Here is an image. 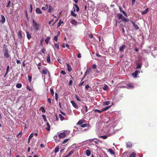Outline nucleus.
<instances>
[{
	"label": "nucleus",
	"instance_id": "obj_1",
	"mask_svg": "<svg viewBox=\"0 0 157 157\" xmlns=\"http://www.w3.org/2000/svg\"><path fill=\"white\" fill-rule=\"evenodd\" d=\"M32 26L34 29L36 31H37L40 29V25L39 24L35 21L33 19V20Z\"/></svg>",
	"mask_w": 157,
	"mask_h": 157
},
{
	"label": "nucleus",
	"instance_id": "obj_2",
	"mask_svg": "<svg viewBox=\"0 0 157 157\" xmlns=\"http://www.w3.org/2000/svg\"><path fill=\"white\" fill-rule=\"evenodd\" d=\"M117 16L118 17V18L119 19H122V20L123 21L125 22H128L129 21L128 18L124 17L121 14L119 13H118L117 14Z\"/></svg>",
	"mask_w": 157,
	"mask_h": 157
},
{
	"label": "nucleus",
	"instance_id": "obj_3",
	"mask_svg": "<svg viewBox=\"0 0 157 157\" xmlns=\"http://www.w3.org/2000/svg\"><path fill=\"white\" fill-rule=\"evenodd\" d=\"M126 46L124 44H122L120 47L119 48V51L121 52H124V49L126 48Z\"/></svg>",
	"mask_w": 157,
	"mask_h": 157
},
{
	"label": "nucleus",
	"instance_id": "obj_4",
	"mask_svg": "<svg viewBox=\"0 0 157 157\" xmlns=\"http://www.w3.org/2000/svg\"><path fill=\"white\" fill-rule=\"evenodd\" d=\"M71 103L72 104L73 106L76 109H78V105H77L76 103L74 101H71Z\"/></svg>",
	"mask_w": 157,
	"mask_h": 157
},
{
	"label": "nucleus",
	"instance_id": "obj_5",
	"mask_svg": "<svg viewBox=\"0 0 157 157\" xmlns=\"http://www.w3.org/2000/svg\"><path fill=\"white\" fill-rule=\"evenodd\" d=\"M2 19L0 20V22L3 24L6 21V19L4 16L2 15H1Z\"/></svg>",
	"mask_w": 157,
	"mask_h": 157
},
{
	"label": "nucleus",
	"instance_id": "obj_6",
	"mask_svg": "<svg viewBox=\"0 0 157 157\" xmlns=\"http://www.w3.org/2000/svg\"><path fill=\"white\" fill-rule=\"evenodd\" d=\"M91 71V69L90 68L86 70V71L85 73L84 76L83 77H85L87 75L89 74L90 72Z\"/></svg>",
	"mask_w": 157,
	"mask_h": 157
},
{
	"label": "nucleus",
	"instance_id": "obj_7",
	"mask_svg": "<svg viewBox=\"0 0 157 157\" xmlns=\"http://www.w3.org/2000/svg\"><path fill=\"white\" fill-rule=\"evenodd\" d=\"M66 134L65 132L60 133L59 135V136L60 138H63L65 137Z\"/></svg>",
	"mask_w": 157,
	"mask_h": 157
},
{
	"label": "nucleus",
	"instance_id": "obj_8",
	"mask_svg": "<svg viewBox=\"0 0 157 157\" xmlns=\"http://www.w3.org/2000/svg\"><path fill=\"white\" fill-rule=\"evenodd\" d=\"M138 73H140V71L136 70L134 73L132 74V75L134 76L135 78H136Z\"/></svg>",
	"mask_w": 157,
	"mask_h": 157
},
{
	"label": "nucleus",
	"instance_id": "obj_9",
	"mask_svg": "<svg viewBox=\"0 0 157 157\" xmlns=\"http://www.w3.org/2000/svg\"><path fill=\"white\" fill-rule=\"evenodd\" d=\"M36 12L37 14H41L42 12L39 8H37L36 9Z\"/></svg>",
	"mask_w": 157,
	"mask_h": 157
},
{
	"label": "nucleus",
	"instance_id": "obj_10",
	"mask_svg": "<svg viewBox=\"0 0 157 157\" xmlns=\"http://www.w3.org/2000/svg\"><path fill=\"white\" fill-rule=\"evenodd\" d=\"M54 46L52 45V47L54 49H55V48H56L58 49H59V44H54Z\"/></svg>",
	"mask_w": 157,
	"mask_h": 157
},
{
	"label": "nucleus",
	"instance_id": "obj_11",
	"mask_svg": "<svg viewBox=\"0 0 157 157\" xmlns=\"http://www.w3.org/2000/svg\"><path fill=\"white\" fill-rule=\"evenodd\" d=\"M119 9L120 10V11L121 12H122L123 14L126 17H127V14L126 13L124 12V11L122 10V8L121 7H119Z\"/></svg>",
	"mask_w": 157,
	"mask_h": 157
},
{
	"label": "nucleus",
	"instance_id": "obj_12",
	"mask_svg": "<svg viewBox=\"0 0 157 157\" xmlns=\"http://www.w3.org/2000/svg\"><path fill=\"white\" fill-rule=\"evenodd\" d=\"M26 35H27V38H28V39L29 40H30L31 38V34L29 33V32L28 31L26 32Z\"/></svg>",
	"mask_w": 157,
	"mask_h": 157
},
{
	"label": "nucleus",
	"instance_id": "obj_13",
	"mask_svg": "<svg viewBox=\"0 0 157 157\" xmlns=\"http://www.w3.org/2000/svg\"><path fill=\"white\" fill-rule=\"evenodd\" d=\"M132 24L133 25L134 29L136 30H137L139 29V28L137 25H136L135 23L132 21H131Z\"/></svg>",
	"mask_w": 157,
	"mask_h": 157
},
{
	"label": "nucleus",
	"instance_id": "obj_14",
	"mask_svg": "<svg viewBox=\"0 0 157 157\" xmlns=\"http://www.w3.org/2000/svg\"><path fill=\"white\" fill-rule=\"evenodd\" d=\"M71 24L74 25H76L77 24V22L75 19L72 20L71 21Z\"/></svg>",
	"mask_w": 157,
	"mask_h": 157
},
{
	"label": "nucleus",
	"instance_id": "obj_15",
	"mask_svg": "<svg viewBox=\"0 0 157 157\" xmlns=\"http://www.w3.org/2000/svg\"><path fill=\"white\" fill-rule=\"evenodd\" d=\"M67 70L68 71L70 72L72 70V68L71 67L70 65H69V64L67 63Z\"/></svg>",
	"mask_w": 157,
	"mask_h": 157
},
{
	"label": "nucleus",
	"instance_id": "obj_16",
	"mask_svg": "<svg viewBox=\"0 0 157 157\" xmlns=\"http://www.w3.org/2000/svg\"><path fill=\"white\" fill-rule=\"evenodd\" d=\"M46 126L47 127L46 128V129L47 130L49 131L50 130V126L49 123L48 122H47L46 123Z\"/></svg>",
	"mask_w": 157,
	"mask_h": 157
},
{
	"label": "nucleus",
	"instance_id": "obj_17",
	"mask_svg": "<svg viewBox=\"0 0 157 157\" xmlns=\"http://www.w3.org/2000/svg\"><path fill=\"white\" fill-rule=\"evenodd\" d=\"M148 11V8H147L145 10L143 11L141 13L142 14H145L147 13Z\"/></svg>",
	"mask_w": 157,
	"mask_h": 157
},
{
	"label": "nucleus",
	"instance_id": "obj_18",
	"mask_svg": "<svg viewBox=\"0 0 157 157\" xmlns=\"http://www.w3.org/2000/svg\"><path fill=\"white\" fill-rule=\"evenodd\" d=\"M47 61L48 63H50L51 62L50 56L49 54L47 56Z\"/></svg>",
	"mask_w": 157,
	"mask_h": 157
},
{
	"label": "nucleus",
	"instance_id": "obj_19",
	"mask_svg": "<svg viewBox=\"0 0 157 157\" xmlns=\"http://www.w3.org/2000/svg\"><path fill=\"white\" fill-rule=\"evenodd\" d=\"M86 154L87 156H89L90 155L91 151L89 150H87L86 151Z\"/></svg>",
	"mask_w": 157,
	"mask_h": 157
},
{
	"label": "nucleus",
	"instance_id": "obj_20",
	"mask_svg": "<svg viewBox=\"0 0 157 157\" xmlns=\"http://www.w3.org/2000/svg\"><path fill=\"white\" fill-rule=\"evenodd\" d=\"M84 120H79L78 122L77 123V125H80L82 124V123H84Z\"/></svg>",
	"mask_w": 157,
	"mask_h": 157
},
{
	"label": "nucleus",
	"instance_id": "obj_21",
	"mask_svg": "<svg viewBox=\"0 0 157 157\" xmlns=\"http://www.w3.org/2000/svg\"><path fill=\"white\" fill-rule=\"evenodd\" d=\"M132 146V143L130 142H128L127 144V147L131 148Z\"/></svg>",
	"mask_w": 157,
	"mask_h": 157
},
{
	"label": "nucleus",
	"instance_id": "obj_22",
	"mask_svg": "<svg viewBox=\"0 0 157 157\" xmlns=\"http://www.w3.org/2000/svg\"><path fill=\"white\" fill-rule=\"evenodd\" d=\"M50 37H47L45 40V42L47 44H48L50 40Z\"/></svg>",
	"mask_w": 157,
	"mask_h": 157
},
{
	"label": "nucleus",
	"instance_id": "obj_23",
	"mask_svg": "<svg viewBox=\"0 0 157 157\" xmlns=\"http://www.w3.org/2000/svg\"><path fill=\"white\" fill-rule=\"evenodd\" d=\"M111 106V105L108 106H106V107L102 109V111H105L108 109Z\"/></svg>",
	"mask_w": 157,
	"mask_h": 157
},
{
	"label": "nucleus",
	"instance_id": "obj_24",
	"mask_svg": "<svg viewBox=\"0 0 157 157\" xmlns=\"http://www.w3.org/2000/svg\"><path fill=\"white\" fill-rule=\"evenodd\" d=\"M4 56L6 58H7L9 57V55L8 52H4Z\"/></svg>",
	"mask_w": 157,
	"mask_h": 157
},
{
	"label": "nucleus",
	"instance_id": "obj_25",
	"mask_svg": "<svg viewBox=\"0 0 157 157\" xmlns=\"http://www.w3.org/2000/svg\"><path fill=\"white\" fill-rule=\"evenodd\" d=\"M63 23V21H62L61 20H60L57 24V28L59 27L61 25V24Z\"/></svg>",
	"mask_w": 157,
	"mask_h": 157
},
{
	"label": "nucleus",
	"instance_id": "obj_26",
	"mask_svg": "<svg viewBox=\"0 0 157 157\" xmlns=\"http://www.w3.org/2000/svg\"><path fill=\"white\" fill-rule=\"evenodd\" d=\"M4 51L5 52H8V50L6 46L4 44Z\"/></svg>",
	"mask_w": 157,
	"mask_h": 157
},
{
	"label": "nucleus",
	"instance_id": "obj_27",
	"mask_svg": "<svg viewBox=\"0 0 157 157\" xmlns=\"http://www.w3.org/2000/svg\"><path fill=\"white\" fill-rule=\"evenodd\" d=\"M48 71V70L46 69H44L42 70V73L43 74L46 75L47 74Z\"/></svg>",
	"mask_w": 157,
	"mask_h": 157
},
{
	"label": "nucleus",
	"instance_id": "obj_28",
	"mask_svg": "<svg viewBox=\"0 0 157 157\" xmlns=\"http://www.w3.org/2000/svg\"><path fill=\"white\" fill-rule=\"evenodd\" d=\"M53 11V9L52 7L50 6H49L48 11L49 13H51Z\"/></svg>",
	"mask_w": 157,
	"mask_h": 157
},
{
	"label": "nucleus",
	"instance_id": "obj_29",
	"mask_svg": "<svg viewBox=\"0 0 157 157\" xmlns=\"http://www.w3.org/2000/svg\"><path fill=\"white\" fill-rule=\"evenodd\" d=\"M84 78L83 77V78L81 80V82L79 84V86H82L83 85V83H84V81H83V80Z\"/></svg>",
	"mask_w": 157,
	"mask_h": 157
},
{
	"label": "nucleus",
	"instance_id": "obj_30",
	"mask_svg": "<svg viewBox=\"0 0 157 157\" xmlns=\"http://www.w3.org/2000/svg\"><path fill=\"white\" fill-rule=\"evenodd\" d=\"M59 147L58 146H56L54 152L55 153H57L59 151Z\"/></svg>",
	"mask_w": 157,
	"mask_h": 157
},
{
	"label": "nucleus",
	"instance_id": "obj_31",
	"mask_svg": "<svg viewBox=\"0 0 157 157\" xmlns=\"http://www.w3.org/2000/svg\"><path fill=\"white\" fill-rule=\"evenodd\" d=\"M109 152L111 154H113V155L115 154L114 152L111 149H109Z\"/></svg>",
	"mask_w": 157,
	"mask_h": 157
},
{
	"label": "nucleus",
	"instance_id": "obj_32",
	"mask_svg": "<svg viewBox=\"0 0 157 157\" xmlns=\"http://www.w3.org/2000/svg\"><path fill=\"white\" fill-rule=\"evenodd\" d=\"M141 66H142V65L141 64H140L139 63H138L137 64V67H136V69L140 68L141 67Z\"/></svg>",
	"mask_w": 157,
	"mask_h": 157
},
{
	"label": "nucleus",
	"instance_id": "obj_33",
	"mask_svg": "<svg viewBox=\"0 0 157 157\" xmlns=\"http://www.w3.org/2000/svg\"><path fill=\"white\" fill-rule=\"evenodd\" d=\"M88 125H89L88 124L85 123V124H82L81 125V127H82L84 128V127H86L88 126Z\"/></svg>",
	"mask_w": 157,
	"mask_h": 157
},
{
	"label": "nucleus",
	"instance_id": "obj_34",
	"mask_svg": "<svg viewBox=\"0 0 157 157\" xmlns=\"http://www.w3.org/2000/svg\"><path fill=\"white\" fill-rule=\"evenodd\" d=\"M110 101H105L104 102L103 105H108L110 104Z\"/></svg>",
	"mask_w": 157,
	"mask_h": 157
},
{
	"label": "nucleus",
	"instance_id": "obj_35",
	"mask_svg": "<svg viewBox=\"0 0 157 157\" xmlns=\"http://www.w3.org/2000/svg\"><path fill=\"white\" fill-rule=\"evenodd\" d=\"M136 154L135 153H132L131 154L129 157H136Z\"/></svg>",
	"mask_w": 157,
	"mask_h": 157
},
{
	"label": "nucleus",
	"instance_id": "obj_36",
	"mask_svg": "<svg viewBox=\"0 0 157 157\" xmlns=\"http://www.w3.org/2000/svg\"><path fill=\"white\" fill-rule=\"evenodd\" d=\"M71 15L73 17H75L76 16V14H75L73 11H71Z\"/></svg>",
	"mask_w": 157,
	"mask_h": 157
},
{
	"label": "nucleus",
	"instance_id": "obj_37",
	"mask_svg": "<svg viewBox=\"0 0 157 157\" xmlns=\"http://www.w3.org/2000/svg\"><path fill=\"white\" fill-rule=\"evenodd\" d=\"M50 92L52 94V96H53L54 95V90H53V89L52 88H51L50 89Z\"/></svg>",
	"mask_w": 157,
	"mask_h": 157
},
{
	"label": "nucleus",
	"instance_id": "obj_38",
	"mask_svg": "<svg viewBox=\"0 0 157 157\" xmlns=\"http://www.w3.org/2000/svg\"><path fill=\"white\" fill-rule=\"evenodd\" d=\"M48 5H47L45 7H42L41 9L43 10H46L47 9H48Z\"/></svg>",
	"mask_w": 157,
	"mask_h": 157
},
{
	"label": "nucleus",
	"instance_id": "obj_39",
	"mask_svg": "<svg viewBox=\"0 0 157 157\" xmlns=\"http://www.w3.org/2000/svg\"><path fill=\"white\" fill-rule=\"evenodd\" d=\"M22 86V85L21 84H17L16 85V87L17 88H21Z\"/></svg>",
	"mask_w": 157,
	"mask_h": 157
},
{
	"label": "nucleus",
	"instance_id": "obj_40",
	"mask_svg": "<svg viewBox=\"0 0 157 157\" xmlns=\"http://www.w3.org/2000/svg\"><path fill=\"white\" fill-rule=\"evenodd\" d=\"M59 115L60 118L61 120L62 121L64 119V118L62 115L59 114Z\"/></svg>",
	"mask_w": 157,
	"mask_h": 157
},
{
	"label": "nucleus",
	"instance_id": "obj_41",
	"mask_svg": "<svg viewBox=\"0 0 157 157\" xmlns=\"http://www.w3.org/2000/svg\"><path fill=\"white\" fill-rule=\"evenodd\" d=\"M33 133H31L30 135H29V140H30L33 137Z\"/></svg>",
	"mask_w": 157,
	"mask_h": 157
},
{
	"label": "nucleus",
	"instance_id": "obj_42",
	"mask_svg": "<svg viewBox=\"0 0 157 157\" xmlns=\"http://www.w3.org/2000/svg\"><path fill=\"white\" fill-rule=\"evenodd\" d=\"M42 117L44 120V121H47V119L46 118L45 116L43 114V115H42Z\"/></svg>",
	"mask_w": 157,
	"mask_h": 157
},
{
	"label": "nucleus",
	"instance_id": "obj_43",
	"mask_svg": "<svg viewBox=\"0 0 157 157\" xmlns=\"http://www.w3.org/2000/svg\"><path fill=\"white\" fill-rule=\"evenodd\" d=\"M85 107L86 108V111H83L82 113L83 114H85L87 112V107L86 106H85Z\"/></svg>",
	"mask_w": 157,
	"mask_h": 157
},
{
	"label": "nucleus",
	"instance_id": "obj_44",
	"mask_svg": "<svg viewBox=\"0 0 157 157\" xmlns=\"http://www.w3.org/2000/svg\"><path fill=\"white\" fill-rule=\"evenodd\" d=\"M69 139H67L65 140L62 142V144H66L68 140Z\"/></svg>",
	"mask_w": 157,
	"mask_h": 157
},
{
	"label": "nucleus",
	"instance_id": "obj_45",
	"mask_svg": "<svg viewBox=\"0 0 157 157\" xmlns=\"http://www.w3.org/2000/svg\"><path fill=\"white\" fill-rule=\"evenodd\" d=\"M9 69H10V66H9L8 65L7 66V68H6V73H8L9 71Z\"/></svg>",
	"mask_w": 157,
	"mask_h": 157
},
{
	"label": "nucleus",
	"instance_id": "obj_46",
	"mask_svg": "<svg viewBox=\"0 0 157 157\" xmlns=\"http://www.w3.org/2000/svg\"><path fill=\"white\" fill-rule=\"evenodd\" d=\"M75 97L76 99L78 101H81V100L79 98L78 96L77 95H75Z\"/></svg>",
	"mask_w": 157,
	"mask_h": 157
},
{
	"label": "nucleus",
	"instance_id": "obj_47",
	"mask_svg": "<svg viewBox=\"0 0 157 157\" xmlns=\"http://www.w3.org/2000/svg\"><path fill=\"white\" fill-rule=\"evenodd\" d=\"M100 137L103 139H105L107 138V136L106 135L101 136Z\"/></svg>",
	"mask_w": 157,
	"mask_h": 157
},
{
	"label": "nucleus",
	"instance_id": "obj_48",
	"mask_svg": "<svg viewBox=\"0 0 157 157\" xmlns=\"http://www.w3.org/2000/svg\"><path fill=\"white\" fill-rule=\"evenodd\" d=\"M58 94L56 93H55V99L56 101H57L58 99Z\"/></svg>",
	"mask_w": 157,
	"mask_h": 157
},
{
	"label": "nucleus",
	"instance_id": "obj_49",
	"mask_svg": "<svg viewBox=\"0 0 157 157\" xmlns=\"http://www.w3.org/2000/svg\"><path fill=\"white\" fill-rule=\"evenodd\" d=\"M94 111L95 112H97L98 113H101V112L102 111V109L101 110H100L98 109H95Z\"/></svg>",
	"mask_w": 157,
	"mask_h": 157
},
{
	"label": "nucleus",
	"instance_id": "obj_50",
	"mask_svg": "<svg viewBox=\"0 0 157 157\" xmlns=\"http://www.w3.org/2000/svg\"><path fill=\"white\" fill-rule=\"evenodd\" d=\"M32 77L31 76H28V79L29 82H31L32 81Z\"/></svg>",
	"mask_w": 157,
	"mask_h": 157
},
{
	"label": "nucleus",
	"instance_id": "obj_51",
	"mask_svg": "<svg viewBox=\"0 0 157 157\" xmlns=\"http://www.w3.org/2000/svg\"><path fill=\"white\" fill-rule=\"evenodd\" d=\"M58 38L57 36H55L54 38V40L57 42L58 41Z\"/></svg>",
	"mask_w": 157,
	"mask_h": 157
},
{
	"label": "nucleus",
	"instance_id": "obj_52",
	"mask_svg": "<svg viewBox=\"0 0 157 157\" xmlns=\"http://www.w3.org/2000/svg\"><path fill=\"white\" fill-rule=\"evenodd\" d=\"M133 86L132 84H130L127 85V86L128 87H133Z\"/></svg>",
	"mask_w": 157,
	"mask_h": 157
},
{
	"label": "nucleus",
	"instance_id": "obj_53",
	"mask_svg": "<svg viewBox=\"0 0 157 157\" xmlns=\"http://www.w3.org/2000/svg\"><path fill=\"white\" fill-rule=\"evenodd\" d=\"M64 132L66 133L67 134H69L70 133V131H64Z\"/></svg>",
	"mask_w": 157,
	"mask_h": 157
},
{
	"label": "nucleus",
	"instance_id": "obj_54",
	"mask_svg": "<svg viewBox=\"0 0 157 157\" xmlns=\"http://www.w3.org/2000/svg\"><path fill=\"white\" fill-rule=\"evenodd\" d=\"M108 88V87L107 85H105L104 86L103 88V89L104 90H106Z\"/></svg>",
	"mask_w": 157,
	"mask_h": 157
},
{
	"label": "nucleus",
	"instance_id": "obj_55",
	"mask_svg": "<svg viewBox=\"0 0 157 157\" xmlns=\"http://www.w3.org/2000/svg\"><path fill=\"white\" fill-rule=\"evenodd\" d=\"M90 87V86H89V85H86L85 87V88L86 89V90H88V89Z\"/></svg>",
	"mask_w": 157,
	"mask_h": 157
},
{
	"label": "nucleus",
	"instance_id": "obj_56",
	"mask_svg": "<svg viewBox=\"0 0 157 157\" xmlns=\"http://www.w3.org/2000/svg\"><path fill=\"white\" fill-rule=\"evenodd\" d=\"M73 153V151H71L68 154L69 155V156H71L72 154Z\"/></svg>",
	"mask_w": 157,
	"mask_h": 157
},
{
	"label": "nucleus",
	"instance_id": "obj_57",
	"mask_svg": "<svg viewBox=\"0 0 157 157\" xmlns=\"http://www.w3.org/2000/svg\"><path fill=\"white\" fill-rule=\"evenodd\" d=\"M72 82H73L71 80H70L69 82V86H71V85H72Z\"/></svg>",
	"mask_w": 157,
	"mask_h": 157
},
{
	"label": "nucleus",
	"instance_id": "obj_58",
	"mask_svg": "<svg viewBox=\"0 0 157 157\" xmlns=\"http://www.w3.org/2000/svg\"><path fill=\"white\" fill-rule=\"evenodd\" d=\"M46 50L44 48H42L41 50V52L44 54L45 53Z\"/></svg>",
	"mask_w": 157,
	"mask_h": 157
},
{
	"label": "nucleus",
	"instance_id": "obj_59",
	"mask_svg": "<svg viewBox=\"0 0 157 157\" xmlns=\"http://www.w3.org/2000/svg\"><path fill=\"white\" fill-rule=\"evenodd\" d=\"M18 35L20 36L21 37H22V34L21 32L20 31H19L18 32Z\"/></svg>",
	"mask_w": 157,
	"mask_h": 157
},
{
	"label": "nucleus",
	"instance_id": "obj_60",
	"mask_svg": "<svg viewBox=\"0 0 157 157\" xmlns=\"http://www.w3.org/2000/svg\"><path fill=\"white\" fill-rule=\"evenodd\" d=\"M61 74L63 75H65L66 73L65 71L64 70H62L61 71Z\"/></svg>",
	"mask_w": 157,
	"mask_h": 157
},
{
	"label": "nucleus",
	"instance_id": "obj_61",
	"mask_svg": "<svg viewBox=\"0 0 157 157\" xmlns=\"http://www.w3.org/2000/svg\"><path fill=\"white\" fill-rule=\"evenodd\" d=\"M41 109H42V113H45V109L43 107H41Z\"/></svg>",
	"mask_w": 157,
	"mask_h": 157
},
{
	"label": "nucleus",
	"instance_id": "obj_62",
	"mask_svg": "<svg viewBox=\"0 0 157 157\" xmlns=\"http://www.w3.org/2000/svg\"><path fill=\"white\" fill-rule=\"evenodd\" d=\"M16 62L17 64H20L21 63V62L19 60H17Z\"/></svg>",
	"mask_w": 157,
	"mask_h": 157
},
{
	"label": "nucleus",
	"instance_id": "obj_63",
	"mask_svg": "<svg viewBox=\"0 0 157 157\" xmlns=\"http://www.w3.org/2000/svg\"><path fill=\"white\" fill-rule=\"evenodd\" d=\"M89 37L91 38H92L93 37V34H90L89 35Z\"/></svg>",
	"mask_w": 157,
	"mask_h": 157
},
{
	"label": "nucleus",
	"instance_id": "obj_64",
	"mask_svg": "<svg viewBox=\"0 0 157 157\" xmlns=\"http://www.w3.org/2000/svg\"><path fill=\"white\" fill-rule=\"evenodd\" d=\"M97 67L96 65L95 64H94L92 65V68L94 69H95Z\"/></svg>",
	"mask_w": 157,
	"mask_h": 157
}]
</instances>
